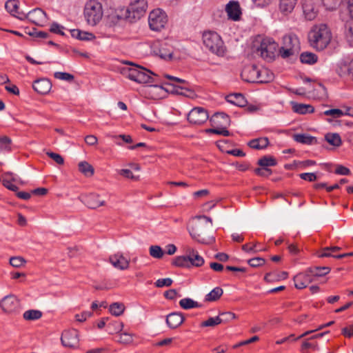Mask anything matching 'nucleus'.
Wrapping results in <instances>:
<instances>
[{
  "mask_svg": "<svg viewBox=\"0 0 353 353\" xmlns=\"http://www.w3.org/2000/svg\"><path fill=\"white\" fill-rule=\"evenodd\" d=\"M332 33L325 24L314 26L308 34L310 46L316 50H324L330 43Z\"/></svg>",
  "mask_w": 353,
  "mask_h": 353,
  "instance_id": "nucleus-1",
  "label": "nucleus"
},
{
  "mask_svg": "<svg viewBox=\"0 0 353 353\" xmlns=\"http://www.w3.org/2000/svg\"><path fill=\"white\" fill-rule=\"evenodd\" d=\"M212 230L209 229L204 223L196 222L189 229L191 237L201 244L210 245L215 241V238L211 235Z\"/></svg>",
  "mask_w": 353,
  "mask_h": 353,
  "instance_id": "nucleus-2",
  "label": "nucleus"
},
{
  "mask_svg": "<svg viewBox=\"0 0 353 353\" xmlns=\"http://www.w3.org/2000/svg\"><path fill=\"white\" fill-rule=\"evenodd\" d=\"M125 74L130 80L139 83H153L157 82L154 77L157 75L154 73L137 65H133V68H128Z\"/></svg>",
  "mask_w": 353,
  "mask_h": 353,
  "instance_id": "nucleus-3",
  "label": "nucleus"
},
{
  "mask_svg": "<svg viewBox=\"0 0 353 353\" xmlns=\"http://www.w3.org/2000/svg\"><path fill=\"white\" fill-rule=\"evenodd\" d=\"M203 43L212 53L223 56L225 47L221 37L215 32L207 31L203 34Z\"/></svg>",
  "mask_w": 353,
  "mask_h": 353,
  "instance_id": "nucleus-4",
  "label": "nucleus"
},
{
  "mask_svg": "<svg viewBox=\"0 0 353 353\" xmlns=\"http://www.w3.org/2000/svg\"><path fill=\"white\" fill-rule=\"evenodd\" d=\"M84 15L88 24L96 25L103 17L101 3L97 0L88 1L84 8Z\"/></svg>",
  "mask_w": 353,
  "mask_h": 353,
  "instance_id": "nucleus-5",
  "label": "nucleus"
},
{
  "mask_svg": "<svg viewBox=\"0 0 353 353\" xmlns=\"http://www.w3.org/2000/svg\"><path fill=\"white\" fill-rule=\"evenodd\" d=\"M299 50V40L296 35L289 34L283 37V46L279 50L282 58H288L298 53Z\"/></svg>",
  "mask_w": 353,
  "mask_h": 353,
  "instance_id": "nucleus-6",
  "label": "nucleus"
},
{
  "mask_svg": "<svg viewBox=\"0 0 353 353\" xmlns=\"http://www.w3.org/2000/svg\"><path fill=\"white\" fill-rule=\"evenodd\" d=\"M147 7L146 0H136L128 8L126 17L131 22L135 21L145 14Z\"/></svg>",
  "mask_w": 353,
  "mask_h": 353,
  "instance_id": "nucleus-7",
  "label": "nucleus"
},
{
  "mask_svg": "<svg viewBox=\"0 0 353 353\" xmlns=\"http://www.w3.org/2000/svg\"><path fill=\"white\" fill-rule=\"evenodd\" d=\"M168 19L165 12L161 9L152 10L148 17V23L151 30L154 31H160L165 27Z\"/></svg>",
  "mask_w": 353,
  "mask_h": 353,
  "instance_id": "nucleus-8",
  "label": "nucleus"
},
{
  "mask_svg": "<svg viewBox=\"0 0 353 353\" xmlns=\"http://www.w3.org/2000/svg\"><path fill=\"white\" fill-rule=\"evenodd\" d=\"M0 307L7 314H18L21 311L19 299L13 294H9L0 301Z\"/></svg>",
  "mask_w": 353,
  "mask_h": 353,
  "instance_id": "nucleus-9",
  "label": "nucleus"
},
{
  "mask_svg": "<svg viewBox=\"0 0 353 353\" xmlns=\"http://www.w3.org/2000/svg\"><path fill=\"white\" fill-rule=\"evenodd\" d=\"M276 48V43L272 39H264L257 50L263 59L270 61L274 57Z\"/></svg>",
  "mask_w": 353,
  "mask_h": 353,
  "instance_id": "nucleus-10",
  "label": "nucleus"
},
{
  "mask_svg": "<svg viewBox=\"0 0 353 353\" xmlns=\"http://www.w3.org/2000/svg\"><path fill=\"white\" fill-rule=\"evenodd\" d=\"M209 118L208 111L202 107L192 108L188 114V121L194 125H201Z\"/></svg>",
  "mask_w": 353,
  "mask_h": 353,
  "instance_id": "nucleus-11",
  "label": "nucleus"
},
{
  "mask_svg": "<svg viewBox=\"0 0 353 353\" xmlns=\"http://www.w3.org/2000/svg\"><path fill=\"white\" fill-rule=\"evenodd\" d=\"M61 341L64 347L69 348H77L79 344V332L72 329L64 331L61 337Z\"/></svg>",
  "mask_w": 353,
  "mask_h": 353,
  "instance_id": "nucleus-12",
  "label": "nucleus"
},
{
  "mask_svg": "<svg viewBox=\"0 0 353 353\" xmlns=\"http://www.w3.org/2000/svg\"><path fill=\"white\" fill-rule=\"evenodd\" d=\"M152 52L163 59H170L173 54V48L166 42H157L152 46Z\"/></svg>",
  "mask_w": 353,
  "mask_h": 353,
  "instance_id": "nucleus-13",
  "label": "nucleus"
},
{
  "mask_svg": "<svg viewBox=\"0 0 353 353\" xmlns=\"http://www.w3.org/2000/svg\"><path fill=\"white\" fill-rule=\"evenodd\" d=\"M259 75H260L259 69L256 65L245 66L241 73L242 79L249 83L265 81V79H260Z\"/></svg>",
  "mask_w": 353,
  "mask_h": 353,
  "instance_id": "nucleus-14",
  "label": "nucleus"
},
{
  "mask_svg": "<svg viewBox=\"0 0 353 353\" xmlns=\"http://www.w3.org/2000/svg\"><path fill=\"white\" fill-rule=\"evenodd\" d=\"M79 199L90 209H97L105 205V201L100 199V196L95 193L81 196Z\"/></svg>",
  "mask_w": 353,
  "mask_h": 353,
  "instance_id": "nucleus-15",
  "label": "nucleus"
},
{
  "mask_svg": "<svg viewBox=\"0 0 353 353\" xmlns=\"http://www.w3.org/2000/svg\"><path fill=\"white\" fill-rule=\"evenodd\" d=\"M312 273L308 272V268L304 272L297 274L294 277V282L296 288L303 289L314 281Z\"/></svg>",
  "mask_w": 353,
  "mask_h": 353,
  "instance_id": "nucleus-16",
  "label": "nucleus"
},
{
  "mask_svg": "<svg viewBox=\"0 0 353 353\" xmlns=\"http://www.w3.org/2000/svg\"><path fill=\"white\" fill-rule=\"evenodd\" d=\"M185 253L191 267L199 268L205 263L203 257L199 254L196 250L188 247L185 249Z\"/></svg>",
  "mask_w": 353,
  "mask_h": 353,
  "instance_id": "nucleus-17",
  "label": "nucleus"
},
{
  "mask_svg": "<svg viewBox=\"0 0 353 353\" xmlns=\"http://www.w3.org/2000/svg\"><path fill=\"white\" fill-rule=\"evenodd\" d=\"M211 125L219 128L229 126L230 124V117L224 112H216L210 119Z\"/></svg>",
  "mask_w": 353,
  "mask_h": 353,
  "instance_id": "nucleus-18",
  "label": "nucleus"
},
{
  "mask_svg": "<svg viewBox=\"0 0 353 353\" xmlns=\"http://www.w3.org/2000/svg\"><path fill=\"white\" fill-rule=\"evenodd\" d=\"M6 10L13 17L24 20L26 14L19 11V2L17 0H8L5 3Z\"/></svg>",
  "mask_w": 353,
  "mask_h": 353,
  "instance_id": "nucleus-19",
  "label": "nucleus"
},
{
  "mask_svg": "<svg viewBox=\"0 0 353 353\" xmlns=\"http://www.w3.org/2000/svg\"><path fill=\"white\" fill-rule=\"evenodd\" d=\"M26 19L35 23L40 25L46 19V13L41 8H36L26 14Z\"/></svg>",
  "mask_w": 353,
  "mask_h": 353,
  "instance_id": "nucleus-20",
  "label": "nucleus"
},
{
  "mask_svg": "<svg viewBox=\"0 0 353 353\" xmlns=\"http://www.w3.org/2000/svg\"><path fill=\"white\" fill-rule=\"evenodd\" d=\"M165 321L170 329H175L183 323L185 317L182 313L174 312L168 314Z\"/></svg>",
  "mask_w": 353,
  "mask_h": 353,
  "instance_id": "nucleus-21",
  "label": "nucleus"
},
{
  "mask_svg": "<svg viewBox=\"0 0 353 353\" xmlns=\"http://www.w3.org/2000/svg\"><path fill=\"white\" fill-rule=\"evenodd\" d=\"M32 88L38 94H46L50 91L52 83L48 79H40L34 81Z\"/></svg>",
  "mask_w": 353,
  "mask_h": 353,
  "instance_id": "nucleus-22",
  "label": "nucleus"
},
{
  "mask_svg": "<svg viewBox=\"0 0 353 353\" xmlns=\"http://www.w3.org/2000/svg\"><path fill=\"white\" fill-rule=\"evenodd\" d=\"M225 11L228 13L229 19L233 21H238L241 14L239 3L235 1H230L226 6Z\"/></svg>",
  "mask_w": 353,
  "mask_h": 353,
  "instance_id": "nucleus-23",
  "label": "nucleus"
},
{
  "mask_svg": "<svg viewBox=\"0 0 353 353\" xmlns=\"http://www.w3.org/2000/svg\"><path fill=\"white\" fill-rule=\"evenodd\" d=\"M109 261L115 268L121 270H126L129 267V261L119 253L110 256Z\"/></svg>",
  "mask_w": 353,
  "mask_h": 353,
  "instance_id": "nucleus-24",
  "label": "nucleus"
},
{
  "mask_svg": "<svg viewBox=\"0 0 353 353\" xmlns=\"http://www.w3.org/2000/svg\"><path fill=\"white\" fill-rule=\"evenodd\" d=\"M302 6L303 14L307 20H313L316 17L317 11L310 0H305Z\"/></svg>",
  "mask_w": 353,
  "mask_h": 353,
  "instance_id": "nucleus-25",
  "label": "nucleus"
},
{
  "mask_svg": "<svg viewBox=\"0 0 353 353\" xmlns=\"http://www.w3.org/2000/svg\"><path fill=\"white\" fill-rule=\"evenodd\" d=\"M225 100L232 104L239 107H244L247 104L245 97L241 93H234L226 96Z\"/></svg>",
  "mask_w": 353,
  "mask_h": 353,
  "instance_id": "nucleus-26",
  "label": "nucleus"
},
{
  "mask_svg": "<svg viewBox=\"0 0 353 353\" xmlns=\"http://www.w3.org/2000/svg\"><path fill=\"white\" fill-rule=\"evenodd\" d=\"M290 104L293 111L300 114L312 113L314 111V107L311 105L299 103L294 101H291Z\"/></svg>",
  "mask_w": 353,
  "mask_h": 353,
  "instance_id": "nucleus-27",
  "label": "nucleus"
},
{
  "mask_svg": "<svg viewBox=\"0 0 353 353\" xmlns=\"http://www.w3.org/2000/svg\"><path fill=\"white\" fill-rule=\"evenodd\" d=\"M296 3V0H280L279 10L283 14L288 15L294 10Z\"/></svg>",
  "mask_w": 353,
  "mask_h": 353,
  "instance_id": "nucleus-28",
  "label": "nucleus"
},
{
  "mask_svg": "<svg viewBox=\"0 0 353 353\" xmlns=\"http://www.w3.org/2000/svg\"><path fill=\"white\" fill-rule=\"evenodd\" d=\"M270 142L267 137H260L250 141L248 146L255 150H262L268 147Z\"/></svg>",
  "mask_w": 353,
  "mask_h": 353,
  "instance_id": "nucleus-29",
  "label": "nucleus"
},
{
  "mask_svg": "<svg viewBox=\"0 0 353 353\" xmlns=\"http://www.w3.org/2000/svg\"><path fill=\"white\" fill-rule=\"evenodd\" d=\"M70 33L73 38L81 41H91L95 38V36L92 33L81 31L79 29L71 30Z\"/></svg>",
  "mask_w": 353,
  "mask_h": 353,
  "instance_id": "nucleus-30",
  "label": "nucleus"
},
{
  "mask_svg": "<svg viewBox=\"0 0 353 353\" xmlns=\"http://www.w3.org/2000/svg\"><path fill=\"white\" fill-rule=\"evenodd\" d=\"M330 270V268L327 266H313L308 268V272L312 273L314 279L325 276Z\"/></svg>",
  "mask_w": 353,
  "mask_h": 353,
  "instance_id": "nucleus-31",
  "label": "nucleus"
},
{
  "mask_svg": "<svg viewBox=\"0 0 353 353\" xmlns=\"http://www.w3.org/2000/svg\"><path fill=\"white\" fill-rule=\"evenodd\" d=\"M293 137L294 141L303 144L312 145L317 142L316 137L306 134H295Z\"/></svg>",
  "mask_w": 353,
  "mask_h": 353,
  "instance_id": "nucleus-32",
  "label": "nucleus"
},
{
  "mask_svg": "<svg viewBox=\"0 0 353 353\" xmlns=\"http://www.w3.org/2000/svg\"><path fill=\"white\" fill-rule=\"evenodd\" d=\"M223 290L220 287L214 288L212 291H210L208 294L205 296V301L207 302H212L216 301L220 299V297L223 295Z\"/></svg>",
  "mask_w": 353,
  "mask_h": 353,
  "instance_id": "nucleus-33",
  "label": "nucleus"
},
{
  "mask_svg": "<svg viewBox=\"0 0 353 353\" xmlns=\"http://www.w3.org/2000/svg\"><path fill=\"white\" fill-rule=\"evenodd\" d=\"M179 303L180 307L184 310H190L192 308H197L201 307V304L190 298L182 299L179 301Z\"/></svg>",
  "mask_w": 353,
  "mask_h": 353,
  "instance_id": "nucleus-34",
  "label": "nucleus"
},
{
  "mask_svg": "<svg viewBox=\"0 0 353 353\" xmlns=\"http://www.w3.org/2000/svg\"><path fill=\"white\" fill-rule=\"evenodd\" d=\"M325 140L334 147H339L342 144L341 138L338 133H327Z\"/></svg>",
  "mask_w": 353,
  "mask_h": 353,
  "instance_id": "nucleus-35",
  "label": "nucleus"
},
{
  "mask_svg": "<svg viewBox=\"0 0 353 353\" xmlns=\"http://www.w3.org/2000/svg\"><path fill=\"white\" fill-rule=\"evenodd\" d=\"M172 265L179 268H191L187 254L183 256L175 257L172 261Z\"/></svg>",
  "mask_w": 353,
  "mask_h": 353,
  "instance_id": "nucleus-36",
  "label": "nucleus"
},
{
  "mask_svg": "<svg viewBox=\"0 0 353 353\" xmlns=\"http://www.w3.org/2000/svg\"><path fill=\"white\" fill-rule=\"evenodd\" d=\"M79 170L85 176H92L94 173V170L87 161H81L79 165Z\"/></svg>",
  "mask_w": 353,
  "mask_h": 353,
  "instance_id": "nucleus-37",
  "label": "nucleus"
},
{
  "mask_svg": "<svg viewBox=\"0 0 353 353\" xmlns=\"http://www.w3.org/2000/svg\"><path fill=\"white\" fill-rule=\"evenodd\" d=\"M317 56L310 52H302L300 55V60L303 63L314 64L317 61Z\"/></svg>",
  "mask_w": 353,
  "mask_h": 353,
  "instance_id": "nucleus-38",
  "label": "nucleus"
},
{
  "mask_svg": "<svg viewBox=\"0 0 353 353\" xmlns=\"http://www.w3.org/2000/svg\"><path fill=\"white\" fill-rule=\"evenodd\" d=\"M42 316V312L38 310H29L26 311L23 317L26 321H35L39 319Z\"/></svg>",
  "mask_w": 353,
  "mask_h": 353,
  "instance_id": "nucleus-39",
  "label": "nucleus"
},
{
  "mask_svg": "<svg viewBox=\"0 0 353 353\" xmlns=\"http://www.w3.org/2000/svg\"><path fill=\"white\" fill-rule=\"evenodd\" d=\"M257 163L261 167L268 168L276 165L277 162L272 156H263L258 161Z\"/></svg>",
  "mask_w": 353,
  "mask_h": 353,
  "instance_id": "nucleus-40",
  "label": "nucleus"
},
{
  "mask_svg": "<svg viewBox=\"0 0 353 353\" xmlns=\"http://www.w3.org/2000/svg\"><path fill=\"white\" fill-rule=\"evenodd\" d=\"M109 310L112 315L115 316H119L123 313L125 310V306L121 303L116 302L110 305Z\"/></svg>",
  "mask_w": 353,
  "mask_h": 353,
  "instance_id": "nucleus-41",
  "label": "nucleus"
},
{
  "mask_svg": "<svg viewBox=\"0 0 353 353\" xmlns=\"http://www.w3.org/2000/svg\"><path fill=\"white\" fill-rule=\"evenodd\" d=\"M341 76L347 74L353 79V59L348 63L343 64L341 68Z\"/></svg>",
  "mask_w": 353,
  "mask_h": 353,
  "instance_id": "nucleus-42",
  "label": "nucleus"
},
{
  "mask_svg": "<svg viewBox=\"0 0 353 353\" xmlns=\"http://www.w3.org/2000/svg\"><path fill=\"white\" fill-rule=\"evenodd\" d=\"M108 330L110 334L119 333L123 327V323L121 321H113L108 324Z\"/></svg>",
  "mask_w": 353,
  "mask_h": 353,
  "instance_id": "nucleus-43",
  "label": "nucleus"
},
{
  "mask_svg": "<svg viewBox=\"0 0 353 353\" xmlns=\"http://www.w3.org/2000/svg\"><path fill=\"white\" fill-rule=\"evenodd\" d=\"M260 75H259V77L260 79H265V81H256L257 83H268L273 79V74L270 72L269 70H268L265 68L259 69Z\"/></svg>",
  "mask_w": 353,
  "mask_h": 353,
  "instance_id": "nucleus-44",
  "label": "nucleus"
},
{
  "mask_svg": "<svg viewBox=\"0 0 353 353\" xmlns=\"http://www.w3.org/2000/svg\"><path fill=\"white\" fill-rule=\"evenodd\" d=\"M345 37L350 46H353V21H347L345 24Z\"/></svg>",
  "mask_w": 353,
  "mask_h": 353,
  "instance_id": "nucleus-45",
  "label": "nucleus"
},
{
  "mask_svg": "<svg viewBox=\"0 0 353 353\" xmlns=\"http://www.w3.org/2000/svg\"><path fill=\"white\" fill-rule=\"evenodd\" d=\"M149 252L150 256L154 259H161L164 254L163 250L159 245H151Z\"/></svg>",
  "mask_w": 353,
  "mask_h": 353,
  "instance_id": "nucleus-46",
  "label": "nucleus"
},
{
  "mask_svg": "<svg viewBox=\"0 0 353 353\" xmlns=\"http://www.w3.org/2000/svg\"><path fill=\"white\" fill-rule=\"evenodd\" d=\"M218 317L220 319V323H222L230 322V321L236 319V316L232 312H225L220 313Z\"/></svg>",
  "mask_w": 353,
  "mask_h": 353,
  "instance_id": "nucleus-47",
  "label": "nucleus"
},
{
  "mask_svg": "<svg viewBox=\"0 0 353 353\" xmlns=\"http://www.w3.org/2000/svg\"><path fill=\"white\" fill-rule=\"evenodd\" d=\"M220 323V319H219L218 316L215 317H210L208 320L203 321L201 323V327H214L217 325H219Z\"/></svg>",
  "mask_w": 353,
  "mask_h": 353,
  "instance_id": "nucleus-48",
  "label": "nucleus"
},
{
  "mask_svg": "<svg viewBox=\"0 0 353 353\" xmlns=\"http://www.w3.org/2000/svg\"><path fill=\"white\" fill-rule=\"evenodd\" d=\"M54 78L66 81H72L74 79V76L70 73L63 72H56L54 74Z\"/></svg>",
  "mask_w": 353,
  "mask_h": 353,
  "instance_id": "nucleus-49",
  "label": "nucleus"
},
{
  "mask_svg": "<svg viewBox=\"0 0 353 353\" xmlns=\"http://www.w3.org/2000/svg\"><path fill=\"white\" fill-rule=\"evenodd\" d=\"M26 263V260L21 256H12L10 259V264L14 268H20Z\"/></svg>",
  "mask_w": 353,
  "mask_h": 353,
  "instance_id": "nucleus-50",
  "label": "nucleus"
},
{
  "mask_svg": "<svg viewBox=\"0 0 353 353\" xmlns=\"http://www.w3.org/2000/svg\"><path fill=\"white\" fill-rule=\"evenodd\" d=\"M248 263L252 268H257L263 265L265 263V260L262 257H255L249 259Z\"/></svg>",
  "mask_w": 353,
  "mask_h": 353,
  "instance_id": "nucleus-51",
  "label": "nucleus"
},
{
  "mask_svg": "<svg viewBox=\"0 0 353 353\" xmlns=\"http://www.w3.org/2000/svg\"><path fill=\"white\" fill-rule=\"evenodd\" d=\"M327 116H331L333 118H340L344 115L343 112L340 109H330L323 112Z\"/></svg>",
  "mask_w": 353,
  "mask_h": 353,
  "instance_id": "nucleus-52",
  "label": "nucleus"
},
{
  "mask_svg": "<svg viewBox=\"0 0 353 353\" xmlns=\"http://www.w3.org/2000/svg\"><path fill=\"white\" fill-rule=\"evenodd\" d=\"M119 173L120 175L127 179H130L134 181H138L139 179V176L134 175L129 169H121L119 171Z\"/></svg>",
  "mask_w": 353,
  "mask_h": 353,
  "instance_id": "nucleus-53",
  "label": "nucleus"
},
{
  "mask_svg": "<svg viewBox=\"0 0 353 353\" xmlns=\"http://www.w3.org/2000/svg\"><path fill=\"white\" fill-rule=\"evenodd\" d=\"M254 172L256 174H257L260 176L268 177L272 174V171L270 168L262 167V168H255Z\"/></svg>",
  "mask_w": 353,
  "mask_h": 353,
  "instance_id": "nucleus-54",
  "label": "nucleus"
},
{
  "mask_svg": "<svg viewBox=\"0 0 353 353\" xmlns=\"http://www.w3.org/2000/svg\"><path fill=\"white\" fill-rule=\"evenodd\" d=\"M172 282L173 281L170 278L159 279L155 282L154 285L157 288L169 287Z\"/></svg>",
  "mask_w": 353,
  "mask_h": 353,
  "instance_id": "nucleus-55",
  "label": "nucleus"
},
{
  "mask_svg": "<svg viewBox=\"0 0 353 353\" xmlns=\"http://www.w3.org/2000/svg\"><path fill=\"white\" fill-rule=\"evenodd\" d=\"M331 247H325L322 248V250L320 251V252L318 254V256L319 258H323V257H333L334 258V256H336L337 254H334L330 249Z\"/></svg>",
  "mask_w": 353,
  "mask_h": 353,
  "instance_id": "nucleus-56",
  "label": "nucleus"
},
{
  "mask_svg": "<svg viewBox=\"0 0 353 353\" xmlns=\"http://www.w3.org/2000/svg\"><path fill=\"white\" fill-rule=\"evenodd\" d=\"M132 335L129 333L123 332L119 335V342L121 343L129 344L132 342Z\"/></svg>",
  "mask_w": 353,
  "mask_h": 353,
  "instance_id": "nucleus-57",
  "label": "nucleus"
},
{
  "mask_svg": "<svg viewBox=\"0 0 353 353\" xmlns=\"http://www.w3.org/2000/svg\"><path fill=\"white\" fill-rule=\"evenodd\" d=\"M46 154L53 159L57 164L62 165L64 163L63 158L59 154L52 152H47Z\"/></svg>",
  "mask_w": 353,
  "mask_h": 353,
  "instance_id": "nucleus-58",
  "label": "nucleus"
},
{
  "mask_svg": "<svg viewBox=\"0 0 353 353\" xmlns=\"http://www.w3.org/2000/svg\"><path fill=\"white\" fill-rule=\"evenodd\" d=\"M63 27L59 23L54 22L52 23L50 30L51 32L58 34L60 35H64V32H63Z\"/></svg>",
  "mask_w": 353,
  "mask_h": 353,
  "instance_id": "nucleus-59",
  "label": "nucleus"
},
{
  "mask_svg": "<svg viewBox=\"0 0 353 353\" xmlns=\"http://www.w3.org/2000/svg\"><path fill=\"white\" fill-rule=\"evenodd\" d=\"M92 315V312L85 311L81 314H77L75 315V319L78 322H84L86 319Z\"/></svg>",
  "mask_w": 353,
  "mask_h": 353,
  "instance_id": "nucleus-60",
  "label": "nucleus"
},
{
  "mask_svg": "<svg viewBox=\"0 0 353 353\" xmlns=\"http://www.w3.org/2000/svg\"><path fill=\"white\" fill-rule=\"evenodd\" d=\"M11 139L7 136L0 137V146L6 150H10V144L11 143Z\"/></svg>",
  "mask_w": 353,
  "mask_h": 353,
  "instance_id": "nucleus-61",
  "label": "nucleus"
},
{
  "mask_svg": "<svg viewBox=\"0 0 353 353\" xmlns=\"http://www.w3.org/2000/svg\"><path fill=\"white\" fill-rule=\"evenodd\" d=\"M2 184L4 187L13 192H17L19 189V188L17 185L12 183L10 180H8L5 178H3L2 180Z\"/></svg>",
  "mask_w": 353,
  "mask_h": 353,
  "instance_id": "nucleus-62",
  "label": "nucleus"
},
{
  "mask_svg": "<svg viewBox=\"0 0 353 353\" xmlns=\"http://www.w3.org/2000/svg\"><path fill=\"white\" fill-rule=\"evenodd\" d=\"M335 173L340 175H349L350 174V170L349 168L342 165H338L335 170Z\"/></svg>",
  "mask_w": 353,
  "mask_h": 353,
  "instance_id": "nucleus-63",
  "label": "nucleus"
},
{
  "mask_svg": "<svg viewBox=\"0 0 353 353\" xmlns=\"http://www.w3.org/2000/svg\"><path fill=\"white\" fill-rule=\"evenodd\" d=\"M300 178L303 180H305V181H307L310 182H312L316 179V176L314 173H312V172L301 173L300 174Z\"/></svg>",
  "mask_w": 353,
  "mask_h": 353,
  "instance_id": "nucleus-64",
  "label": "nucleus"
}]
</instances>
